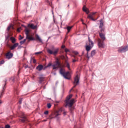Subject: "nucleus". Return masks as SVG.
<instances>
[{
    "label": "nucleus",
    "instance_id": "obj_1",
    "mask_svg": "<svg viewBox=\"0 0 128 128\" xmlns=\"http://www.w3.org/2000/svg\"><path fill=\"white\" fill-rule=\"evenodd\" d=\"M52 66L53 67L52 70H56V68H60L59 72L62 76H64V78L66 80H70L69 78L68 77V76L70 74V72H66V69L63 68L60 66V62L58 60L56 61V64H52Z\"/></svg>",
    "mask_w": 128,
    "mask_h": 128
},
{
    "label": "nucleus",
    "instance_id": "obj_2",
    "mask_svg": "<svg viewBox=\"0 0 128 128\" xmlns=\"http://www.w3.org/2000/svg\"><path fill=\"white\" fill-rule=\"evenodd\" d=\"M71 98H72V94H70L68 96L66 97L65 102L66 104V106H68L70 112L72 114V110H74V107H72L74 104V99L70 100Z\"/></svg>",
    "mask_w": 128,
    "mask_h": 128
},
{
    "label": "nucleus",
    "instance_id": "obj_3",
    "mask_svg": "<svg viewBox=\"0 0 128 128\" xmlns=\"http://www.w3.org/2000/svg\"><path fill=\"white\" fill-rule=\"evenodd\" d=\"M99 36L100 38H98V48H104V40H106V36L104 34V33H100L99 32Z\"/></svg>",
    "mask_w": 128,
    "mask_h": 128
},
{
    "label": "nucleus",
    "instance_id": "obj_4",
    "mask_svg": "<svg viewBox=\"0 0 128 128\" xmlns=\"http://www.w3.org/2000/svg\"><path fill=\"white\" fill-rule=\"evenodd\" d=\"M59 49L58 48H54V46H52L51 49H47V52L49 54H53V56H56L58 52Z\"/></svg>",
    "mask_w": 128,
    "mask_h": 128
},
{
    "label": "nucleus",
    "instance_id": "obj_5",
    "mask_svg": "<svg viewBox=\"0 0 128 128\" xmlns=\"http://www.w3.org/2000/svg\"><path fill=\"white\" fill-rule=\"evenodd\" d=\"M80 82V77L78 76V75L77 74L74 79V82H73L74 86L73 88L70 90V92H72V90H74V88H76L78 84Z\"/></svg>",
    "mask_w": 128,
    "mask_h": 128
},
{
    "label": "nucleus",
    "instance_id": "obj_6",
    "mask_svg": "<svg viewBox=\"0 0 128 128\" xmlns=\"http://www.w3.org/2000/svg\"><path fill=\"white\" fill-rule=\"evenodd\" d=\"M25 34H26V38L27 40H36V39H34V38L30 36V35L28 34H30V30H28V28H26L25 30Z\"/></svg>",
    "mask_w": 128,
    "mask_h": 128
},
{
    "label": "nucleus",
    "instance_id": "obj_7",
    "mask_svg": "<svg viewBox=\"0 0 128 128\" xmlns=\"http://www.w3.org/2000/svg\"><path fill=\"white\" fill-rule=\"evenodd\" d=\"M100 34H103V32H104V22H102V19H101L100 20Z\"/></svg>",
    "mask_w": 128,
    "mask_h": 128
},
{
    "label": "nucleus",
    "instance_id": "obj_8",
    "mask_svg": "<svg viewBox=\"0 0 128 128\" xmlns=\"http://www.w3.org/2000/svg\"><path fill=\"white\" fill-rule=\"evenodd\" d=\"M128 50V46H124L123 47H120L118 49V52H126Z\"/></svg>",
    "mask_w": 128,
    "mask_h": 128
},
{
    "label": "nucleus",
    "instance_id": "obj_9",
    "mask_svg": "<svg viewBox=\"0 0 128 128\" xmlns=\"http://www.w3.org/2000/svg\"><path fill=\"white\" fill-rule=\"evenodd\" d=\"M96 12H92V14H90L88 18H90V20H93V22H96V20L94 18V16L95 14H96Z\"/></svg>",
    "mask_w": 128,
    "mask_h": 128
},
{
    "label": "nucleus",
    "instance_id": "obj_10",
    "mask_svg": "<svg viewBox=\"0 0 128 128\" xmlns=\"http://www.w3.org/2000/svg\"><path fill=\"white\" fill-rule=\"evenodd\" d=\"M18 46V43H15L12 46L9 45V48L11 50H14Z\"/></svg>",
    "mask_w": 128,
    "mask_h": 128
},
{
    "label": "nucleus",
    "instance_id": "obj_11",
    "mask_svg": "<svg viewBox=\"0 0 128 128\" xmlns=\"http://www.w3.org/2000/svg\"><path fill=\"white\" fill-rule=\"evenodd\" d=\"M14 56V54L12 52H10V51H9L6 54V58H8V60H10V58H12Z\"/></svg>",
    "mask_w": 128,
    "mask_h": 128
},
{
    "label": "nucleus",
    "instance_id": "obj_12",
    "mask_svg": "<svg viewBox=\"0 0 128 128\" xmlns=\"http://www.w3.org/2000/svg\"><path fill=\"white\" fill-rule=\"evenodd\" d=\"M21 118H22L20 120L22 122L26 123L28 122V118H26V116L24 115L22 116Z\"/></svg>",
    "mask_w": 128,
    "mask_h": 128
},
{
    "label": "nucleus",
    "instance_id": "obj_13",
    "mask_svg": "<svg viewBox=\"0 0 128 128\" xmlns=\"http://www.w3.org/2000/svg\"><path fill=\"white\" fill-rule=\"evenodd\" d=\"M28 28H30L32 30H36L38 28V26L34 24H28Z\"/></svg>",
    "mask_w": 128,
    "mask_h": 128
},
{
    "label": "nucleus",
    "instance_id": "obj_14",
    "mask_svg": "<svg viewBox=\"0 0 128 128\" xmlns=\"http://www.w3.org/2000/svg\"><path fill=\"white\" fill-rule=\"evenodd\" d=\"M44 68V66L42 64H39L36 68V69L38 70L39 72L42 70Z\"/></svg>",
    "mask_w": 128,
    "mask_h": 128
},
{
    "label": "nucleus",
    "instance_id": "obj_15",
    "mask_svg": "<svg viewBox=\"0 0 128 128\" xmlns=\"http://www.w3.org/2000/svg\"><path fill=\"white\" fill-rule=\"evenodd\" d=\"M88 46L92 48L94 46V42L88 38Z\"/></svg>",
    "mask_w": 128,
    "mask_h": 128
},
{
    "label": "nucleus",
    "instance_id": "obj_16",
    "mask_svg": "<svg viewBox=\"0 0 128 128\" xmlns=\"http://www.w3.org/2000/svg\"><path fill=\"white\" fill-rule=\"evenodd\" d=\"M10 40H11L12 44H16V38L12 36L10 38Z\"/></svg>",
    "mask_w": 128,
    "mask_h": 128
},
{
    "label": "nucleus",
    "instance_id": "obj_17",
    "mask_svg": "<svg viewBox=\"0 0 128 128\" xmlns=\"http://www.w3.org/2000/svg\"><path fill=\"white\" fill-rule=\"evenodd\" d=\"M92 47L91 46H90L89 45H87L86 46V52H90V50H92Z\"/></svg>",
    "mask_w": 128,
    "mask_h": 128
},
{
    "label": "nucleus",
    "instance_id": "obj_18",
    "mask_svg": "<svg viewBox=\"0 0 128 128\" xmlns=\"http://www.w3.org/2000/svg\"><path fill=\"white\" fill-rule=\"evenodd\" d=\"M4 90H6V88L4 87V86H3V88L2 91L0 92V98H2V96H4Z\"/></svg>",
    "mask_w": 128,
    "mask_h": 128
},
{
    "label": "nucleus",
    "instance_id": "obj_19",
    "mask_svg": "<svg viewBox=\"0 0 128 128\" xmlns=\"http://www.w3.org/2000/svg\"><path fill=\"white\" fill-rule=\"evenodd\" d=\"M96 50H93L91 52V54H90V58H92L94 56L96 55Z\"/></svg>",
    "mask_w": 128,
    "mask_h": 128
},
{
    "label": "nucleus",
    "instance_id": "obj_20",
    "mask_svg": "<svg viewBox=\"0 0 128 128\" xmlns=\"http://www.w3.org/2000/svg\"><path fill=\"white\" fill-rule=\"evenodd\" d=\"M74 28V26H68L66 28L68 32H70V30Z\"/></svg>",
    "mask_w": 128,
    "mask_h": 128
},
{
    "label": "nucleus",
    "instance_id": "obj_21",
    "mask_svg": "<svg viewBox=\"0 0 128 128\" xmlns=\"http://www.w3.org/2000/svg\"><path fill=\"white\" fill-rule=\"evenodd\" d=\"M36 40H39L40 42H42V38H40V36H38V35H36Z\"/></svg>",
    "mask_w": 128,
    "mask_h": 128
},
{
    "label": "nucleus",
    "instance_id": "obj_22",
    "mask_svg": "<svg viewBox=\"0 0 128 128\" xmlns=\"http://www.w3.org/2000/svg\"><path fill=\"white\" fill-rule=\"evenodd\" d=\"M43 80H44V77L39 78V84H42Z\"/></svg>",
    "mask_w": 128,
    "mask_h": 128
},
{
    "label": "nucleus",
    "instance_id": "obj_23",
    "mask_svg": "<svg viewBox=\"0 0 128 128\" xmlns=\"http://www.w3.org/2000/svg\"><path fill=\"white\" fill-rule=\"evenodd\" d=\"M66 68H68V70H70V63L68 62H66Z\"/></svg>",
    "mask_w": 128,
    "mask_h": 128
},
{
    "label": "nucleus",
    "instance_id": "obj_24",
    "mask_svg": "<svg viewBox=\"0 0 128 128\" xmlns=\"http://www.w3.org/2000/svg\"><path fill=\"white\" fill-rule=\"evenodd\" d=\"M58 116H60V114H57L55 116V118H56L57 120H60V117H58Z\"/></svg>",
    "mask_w": 128,
    "mask_h": 128
},
{
    "label": "nucleus",
    "instance_id": "obj_25",
    "mask_svg": "<svg viewBox=\"0 0 128 128\" xmlns=\"http://www.w3.org/2000/svg\"><path fill=\"white\" fill-rule=\"evenodd\" d=\"M83 11L85 12H86V14H88V10H86V8L84 7H83Z\"/></svg>",
    "mask_w": 128,
    "mask_h": 128
},
{
    "label": "nucleus",
    "instance_id": "obj_26",
    "mask_svg": "<svg viewBox=\"0 0 128 128\" xmlns=\"http://www.w3.org/2000/svg\"><path fill=\"white\" fill-rule=\"evenodd\" d=\"M48 108H52V104L50 103L47 104Z\"/></svg>",
    "mask_w": 128,
    "mask_h": 128
},
{
    "label": "nucleus",
    "instance_id": "obj_27",
    "mask_svg": "<svg viewBox=\"0 0 128 128\" xmlns=\"http://www.w3.org/2000/svg\"><path fill=\"white\" fill-rule=\"evenodd\" d=\"M26 39L20 42V44H24L26 42Z\"/></svg>",
    "mask_w": 128,
    "mask_h": 128
},
{
    "label": "nucleus",
    "instance_id": "obj_28",
    "mask_svg": "<svg viewBox=\"0 0 128 128\" xmlns=\"http://www.w3.org/2000/svg\"><path fill=\"white\" fill-rule=\"evenodd\" d=\"M49 118H50V120H52V118H56L55 116H52V114H51L49 116Z\"/></svg>",
    "mask_w": 128,
    "mask_h": 128
},
{
    "label": "nucleus",
    "instance_id": "obj_29",
    "mask_svg": "<svg viewBox=\"0 0 128 128\" xmlns=\"http://www.w3.org/2000/svg\"><path fill=\"white\" fill-rule=\"evenodd\" d=\"M50 66H52V64L50 62L48 63L47 66V68H50Z\"/></svg>",
    "mask_w": 128,
    "mask_h": 128
},
{
    "label": "nucleus",
    "instance_id": "obj_30",
    "mask_svg": "<svg viewBox=\"0 0 128 128\" xmlns=\"http://www.w3.org/2000/svg\"><path fill=\"white\" fill-rule=\"evenodd\" d=\"M42 54V52H36L34 54Z\"/></svg>",
    "mask_w": 128,
    "mask_h": 128
},
{
    "label": "nucleus",
    "instance_id": "obj_31",
    "mask_svg": "<svg viewBox=\"0 0 128 128\" xmlns=\"http://www.w3.org/2000/svg\"><path fill=\"white\" fill-rule=\"evenodd\" d=\"M44 114H45L46 116H48V110H46L44 112Z\"/></svg>",
    "mask_w": 128,
    "mask_h": 128
},
{
    "label": "nucleus",
    "instance_id": "obj_32",
    "mask_svg": "<svg viewBox=\"0 0 128 128\" xmlns=\"http://www.w3.org/2000/svg\"><path fill=\"white\" fill-rule=\"evenodd\" d=\"M4 64V60H2V61L0 62V66L1 64Z\"/></svg>",
    "mask_w": 128,
    "mask_h": 128
},
{
    "label": "nucleus",
    "instance_id": "obj_33",
    "mask_svg": "<svg viewBox=\"0 0 128 128\" xmlns=\"http://www.w3.org/2000/svg\"><path fill=\"white\" fill-rule=\"evenodd\" d=\"M22 98H21L20 99V100H19V104H22Z\"/></svg>",
    "mask_w": 128,
    "mask_h": 128
},
{
    "label": "nucleus",
    "instance_id": "obj_34",
    "mask_svg": "<svg viewBox=\"0 0 128 128\" xmlns=\"http://www.w3.org/2000/svg\"><path fill=\"white\" fill-rule=\"evenodd\" d=\"M5 128H10V126L9 124H6L5 126Z\"/></svg>",
    "mask_w": 128,
    "mask_h": 128
},
{
    "label": "nucleus",
    "instance_id": "obj_35",
    "mask_svg": "<svg viewBox=\"0 0 128 128\" xmlns=\"http://www.w3.org/2000/svg\"><path fill=\"white\" fill-rule=\"evenodd\" d=\"M10 28H12V26H10L8 27L7 28V30L8 32L10 30Z\"/></svg>",
    "mask_w": 128,
    "mask_h": 128
},
{
    "label": "nucleus",
    "instance_id": "obj_36",
    "mask_svg": "<svg viewBox=\"0 0 128 128\" xmlns=\"http://www.w3.org/2000/svg\"><path fill=\"white\" fill-rule=\"evenodd\" d=\"M23 38L22 36V35H20V38H19V40H22Z\"/></svg>",
    "mask_w": 128,
    "mask_h": 128
},
{
    "label": "nucleus",
    "instance_id": "obj_37",
    "mask_svg": "<svg viewBox=\"0 0 128 128\" xmlns=\"http://www.w3.org/2000/svg\"><path fill=\"white\" fill-rule=\"evenodd\" d=\"M59 112H64V108H60L59 109Z\"/></svg>",
    "mask_w": 128,
    "mask_h": 128
},
{
    "label": "nucleus",
    "instance_id": "obj_38",
    "mask_svg": "<svg viewBox=\"0 0 128 128\" xmlns=\"http://www.w3.org/2000/svg\"><path fill=\"white\" fill-rule=\"evenodd\" d=\"M70 52V50H68V48L65 49V52Z\"/></svg>",
    "mask_w": 128,
    "mask_h": 128
},
{
    "label": "nucleus",
    "instance_id": "obj_39",
    "mask_svg": "<svg viewBox=\"0 0 128 128\" xmlns=\"http://www.w3.org/2000/svg\"><path fill=\"white\" fill-rule=\"evenodd\" d=\"M48 66H44H44H43V70H46V68H48Z\"/></svg>",
    "mask_w": 128,
    "mask_h": 128
},
{
    "label": "nucleus",
    "instance_id": "obj_40",
    "mask_svg": "<svg viewBox=\"0 0 128 128\" xmlns=\"http://www.w3.org/2000/svg\"><path fill=\"white\" fill-rule=\"evenodd\" d=\"M33 62L34 64H36V59H33Z\"/></svg>",
    "mask_w": 128,
    "mask_h": 128
},
{
    "label": "nucleus",
    "instance_id": "obj_41",
    "mask_svg": "<svg viewBox=\"0 0 128 128\" xmlns=\"http://www.w3.org/2000/svg\"><path fill=\"white\" fill-rule=\"evenodd\" d=\"M6 82H8V80H4V86H6Z\"/></svg>",
    "mask_w": 128,
    "mask_h": 128
},
{
    "label": "nucleus",
    "instance_id": "obj_42",
    "mask_svg": "<svg viewBox=\"0 0 128 128\" xmlns=\"http://www.w3.org/2000/svg\"><path fill=\"white\" fill-rule=\"evenodd\" d=\"M22 48V46H18V50H20V48Z\"/></svg>",
    "mask_w": 128,
    "mask_h": 128
},
{
    "label": "nucleus",
    "instance_id": "obj_43",
    "mask_svg": "<svg viewBox=\"0 0 128 128\" xmlns=\"http://www.w3.org/2000/svg\"><path fill=\"white\" fill-rule=\"evenodd\" d=\"M88 52H87V56H86V58H87L89 59L90 58V56H88Z\"/></svg>",
    "mask_w": 128,
    "mask_h": 128
},
{
    "label": "nucleus",
    "instance_id": "obj_44",
    "mask_svg": "<svg viewBox=\"0 0 128 128\" xmlns=\"http://www.w3.org/2000/svg\"><path fill=\"white\" fill-rule=\"evenodd\" d=\"M66 48V46L64 45H62V48Z\"/></svg>",
    "mask_w": 128,
    "mask_h": 128
},
{
    "label": "nucleus",
    "instance_id": "obj_45",
    "mask_svg": "<svg viewBox=\"0 0 128 128\" xmlns=\"http://www.w3.org/2000/svg\"><path fill=\"white\" fill-rule=\"evenodd\" d=\"M66 112H64L63 114H64V116H66Z\"/></svg>",
    "mask_w": 128,
    "mask_h": 128
},
{
    "label": "nucleus",
    "instance_id": "obj_46",
    "mask_svg": "<svg viewBox=\"0 0 128 128\" xmlns=\"http://www.w3.org/2000/svg\"><path fill=\"white\" fill-rule=\"evenodd\" d=\"M76 62V60H74H74H72V62Z\"/></svg>",
    "mask_w": 128,
    "mask_h": 128
},
{
    "label": "nucleus",
    "instance_id": "obj_47",
    "mask_svg": "<svg viewBox=\"0 0 128 128\" xmlns=\"http://www.w3.org/2000/svg\"><path fill=\"white\" fill-rule=\"evenodd\" d=\"M28 68V66L26 65L25 66V68Z\"/></svg>",
    "mask_w": 128,
    "mask_h": 128
},
{
    "label": "nucleus",
    "instance_id": "obj_48",
    "mask_svg": "<svg viewBox=\"0 0 128 128\" xmlns=\"http://www.w3.org/2000/svg\"><path fill=\"white\" fill-rule=\"evenodd\" d=\"M8 38H10V36L8 35L6 37V40H8Z\"/></svg>",
    "mask_w": 128,
    "mask_h": 128
},
{
    "label": "nucleus",
    "instance_id": "obj_49",
    "mask_svg": "<svg viewBox=\"0 0 128 128\" xmlns=\"http://www.w3.org/2000/svg\"><path fill=\"white\" fill-rule=\"evenodd\" d=\"M17 31L20 32V28H18Z\"/></svg>",
    "mask_w": 128,
    "mask_h": 128
},
{
    "label": "nucleus",
    "instance_id": "obj_50",
    "mask_svg": "<svg viewBox=\"0 0 128 128\" xmlns=\"http://www.w3.org/2000/svg\"><path fill=\"white\" fill-rule=\"evenodd\" d=\"M75 54H78V52H75Z\"/></svg>",
    "mask_w": 128,
    "mask_h": 128
},
{
    "label": "nucleus",
    "instance_id": "obj_51",
    "mask_svg": "<svg viewBox=\"0 0 128 128\" xmlns=\"http://www.w3.org/2000/svg\"><path fill=\"white\" fill-rule=\"evenodd\" d=\"M26 54V51L24 50V54Z\"/></svg>",
    "mask_w": 128,
    "mask_h": 128
},
{
    "label": "nucleus",
    "instance_id": "obj_52",
    "mask_svg": "<svg viewBox=\"0 0 128 128\" xmlns=\"http://www.w3.org/2000/svg\"><path fill=\"white\" fill-rule=\"evenodd\" d=\"M53 74H54V76H56V72H54V73H53Z\"/></svg>",
    "mask_w": 128,
    "mask_h": 128
},
{
    "label": "nucleus",
    "instance_id": "obj_53",
    "mask_svg": "<svg viewBox=\"0 0 128 128\" xmlns=\"http://www.w3.org/2000/svg\"><path fill=\"white\" fill-rule=\"evenodd\" d=\"M58 84V82L57 81V82H56V84Z\"/></svg>",
    "mask_w": 128,
    "mask_h": 128
},
{
    "label": "nucleus",
    "instance_id": "obj_54",
    "mask_svg": "<svg viewBox=\"0 0 128 128\" xmlns=\"http://www.w3.org/2000/svg\"><path fill=\"white\" fill-rule=\"evenodd\" d=\"M81 21L82 22H84V20H82V19L81 20Z\"/></svg>",
    "mask_w": 128,
    "mask_h": 128
},
{
    "label": "nucleus",
    "instance_id": "obj_55",
    "mask_svg": "<svg viewBox=\"0 0 128 128\" xmlns=\"http://www.w3.org/2000/svg\"><path fill=\"white\" fill-rule=\"evenodd\" d=\"M57 102L58 104V102Z\"/></svg>",
    "mask_w": 128,
    "mask_h": 128
},
{
    "label": "nucleus",
    "instance_id": "obj_56",
    "mask_svg": "<svg viewBox=\"0 0 128 128\" xmlns=\"http://www.w3.org/2000/svg\"><path fill=\"white\" fill-rule=\"evenodd\" d=\"M68 6H70V4H68Z\"/></svg>",
    "mask_w": 128,
    "mask_h": 128
},
{
    "label": "nucleus",
    "instance_id": "obj_57",
    "mask_svg": "<svg viewBox=\"0 0 128 128\" xmlns=\"http://www.w3.org/2000/svg\"><path fill=\"white\" fill-rule=\"evenodd\" d=\"M82 24H85L84 23V22Z\"/></svg>",
    "mask_w": 128,
    "mask_h": 128
},
{
    "label": "nucleus",
    "instance_id": "obj_58",
    "mask_svg": "<svg viewBox=\"0 0 128 128\" xmlns=\"http://www.w3.org/2000/svg\"><path fill=\"white\" fill-rule=\"evenodd\" d=\"M4 128V127H2V128Z\"/></svg>",
    "mask_w": 128,
    "mask_h": 128
},
{
    "label": "nucleus",
    "instance_id": "obj_59",
    "mask_svg": "<svg viewBox=\"0 0 128 128\" xmlns=\"http://www.w3.org/2000/svg\"><path fill=\"white\" fill-rule=\"evenodd\" d=\"M48 40H50V37L48 38Z\"/></svg>",
    "mask_w": 128,
    "mask_h": 128
}]
</instances>
